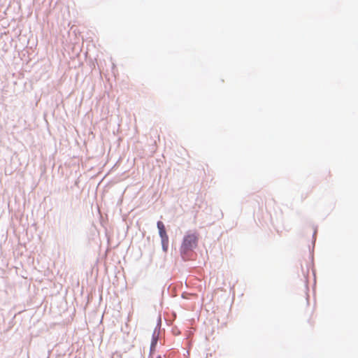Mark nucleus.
Instances as JSON below:
<instances>
[{
  "mask_svg": "<svg viewBox=\"0 0 358 358\" xmlns=\"http://www.w3.org/2000/svg\"><path fill=\"white\" fill-rule=\"evenodd\" d=\"M198 242V236L195 234H187L183 239L181 251L186 253L196 248Z\"/></svg>",
  "mask_w": 358,
  "mask_h": 358,
  "instance_id": "f257e3e1",
  "label": "nucleus"
},
{
  "mask_svg": "<svg viewBox=\"0 0 358 358\" xmlns=\"http://www.w3.org/2000/svg\"><path fill=\"white\" fill-rule=\"evenodd\" d=\"M157 228L159 229V234L161 239L169 238L168 235L166 232L165 227L162 221L157 222Z\"/></svg>",
  "mask_w": 358,
  "mask_h": 358,
  "instance_id": "f03ea898",
  "label": "nucleus"
},
{
  "mask_svg": "<svg viewBox=\"0 0 358 358\" xmlns=\"http://www.w3.org/2000/svg\"><path fill=\"white\" fill-rule=\"evenodd\" d=\"M162 248H163L164 251L166 252L168 248L169 238L162 239Z\"/></svg>",
  "mask_w": 358,
  "mask_h": 358,
  "instance_id": "7ed1b4c3",
  "label": "nucleus"
}]
</instances>
